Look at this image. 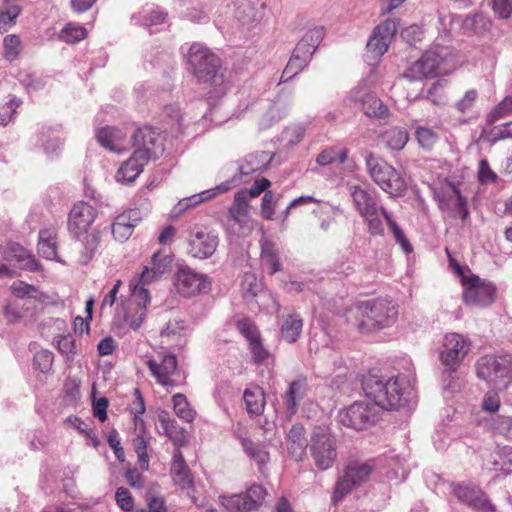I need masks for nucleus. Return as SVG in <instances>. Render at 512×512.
Listing matches in <instances>:
<instances>
[{
	"mask_svg": "<svg viewBox=\"0 0 512 512\" xmlns=\"http://www.w3.org/2000/svg\"><path fill=\"white\" fill-rule=\"evenodd\" d=\"M398 309L385 298L360 301L347 312V320L360 332L368 333L389 327L396 321Z\"/></svg>",
	"mask_w": 512,
	"mask_h": 512,
	"instance_id": "obj_1",
	"label": "nucleus"
},
{
	"mask_svg": "<svg viewBox=\"0 0 512 512\" xmlns=\"http://www.w3.org/2000/svg\"><path fill=\"white\" fill-rule=\"evenodd\" d=\"M188 70L198 83L209 84L216 96H222L229 89L226 71L221 67L220 58L201 44H193L187 55Z\"/></svg>",
	"mask_w": 512,
	"mask_h": 512,
	"instance_id": "obj_2",
	"label": "nucleus"
},
{
	"mask_svg": "<svg viewBox=\"0 0 512 512\" xmlns=\"http://www.w3.org/2000/svg\"><path fill=\"white\" fill-rule=\"evenodd\" d=\"M363 390L373 404L387 410L398 409L406 400L409 381L405 376L391 377L383 380L378 376L369 375L363 381Z\"/></svg>",
	"mask_w": 512,
	"mask_h": 512,
	"instance_id": "obj_3",
	"label": "nucleus"
},
{
	"mask_svg": "<svg viewBox=\"0 0 512 512\" xmlns=\"http://www.w3.org/2000/svg\"><path fill=\"white\" fill-rule=\"evenodd\" d=\"M453 69L454 61L450 49L435 45L409 66L403 73V77L409 81H420L446 75Z\"/></svg>",
	"mask_w": 512,
	"mask_h": 512,
	"instance_id": "obj_4",
	"label": "nucleus"
},
{
	"mask_svg": "<svg viewBox=\"0 0 512 512\" xmlns=\"http://www.w3.org/2000/svg\"><path fill=\"white\" fill-rule=\"evenodd\" d=\"M96 215V209L86 202L76 203L69 213V231L76 237L84 235L82 240V245L84 246L83 264H87L91 260L100 242L99 232L94 231L88 234V230L94 222Z\"/></svg>",
	"mask_w": 512,
	"mask_h": 512,
	"instance_id": "obj_5",
	"label": "nucleus"
},
{
	"mask_svg": "<svg viewBox=\"0 0 512 512\" xmlns=\"http://www.w3.org/2000/svg\"><path fill=\"white\" fill-rule=\"evenodd\" d=\"M371 179L386 193L400 196L406 190L405 180L400 173L386 161L370 154L365 159Z\"/></svg>",
	"mask_w": 512,
	"mask_h": 512,
	"instance_id": "obj_6",
	"label": "nucleus"
},
{
	"mask_svg": "<svg viewBox=\"0 0 512 512\" xmlns=\"http://www.w3.org/2000/svg\"><path fill=\"white\" fill-rule=\"evenodd\" d=\"M375 469L376 465L374 460L349 462L344 470V475L335 485L332 496L333 502H339L355 487L365 483Z\"/></svg>",
	"mask_w": 512,
	"mask_h": 512,
	"instance_id": "obj_7",
	"label": "nucleus"
},
{
	"mask_svg": "<svg viewBox=\"0 0 512 512\" xmlns=\"http://www.w3.org/2000/svg\"><path fill=\"white\" fill-rule=\"evenodd\" d=\"M131 295L122 302V319L125 325L134 331H138L147 314V308L151 303L150 292L144 287H136L129 284Z\"/></svg>",
	"mask_w": 512,
	"mask_h": 512,
	"instance_id": "obj_8",
	"label": "nucleus"
},
{
	"mask_svg": "<svg viewBox=\"0 0 512 512\" xmlns=\"http://www.w3.org/2000/svg\"><path fill=\"white\" fill-rule=\"evenodd\" d=\"M310 452L318 469L331 468L337 459L335 436L326 429L315 430L310 438Z\"/></svg>",
	"mask_w": 512,
	"mask_h": 512,
	"instance_id": "obj_9",
	"label": "nucleus"
},
{
	"mask_svg": "<svg viewBox=\"0 0 512 512\" xmlns=\"http://www.w3.org/2000/svg\"><path fill=\"white\" fill-rule=\"evenodd\" d=\"M379 409L368 400L356 401L338 414L339 422L355 430H363L374 424Z\"/></svg>",
	"mask_w": 512,
	"mask_h": 512,
	"instance_id": "obj_10",
	"label": "nucleus"
},
{
	"mask_svg": "<svg viewBox=\"0 0 512 512\" xmlns=\"http://www.w3.org/2000/svg\"><path fill=\"white\" fill-rule=\"evenodd\" d=\"M267 495L262 485L253 484L243 493L221 497V504L229 512H253L263 505Z\"/></svg>",
	"mask_w": 512,
	"mask_h": 512,
	"instance_id": "obj_11",
	"label": "nucleus"
},
{
	"mask_svg": "<svg viewBox=\"0 0 512 512\" xmlns=\"http://www.w3.org/2000/svg\"><path fill=\"white\" fill-rule=\"evenodd\" d=\"M219 237L212 229L206 226H195L189 232L187 239L188 254L194 258L207 259L216 251Z\"/></svg>",
	"mask_w": 512,
	"mask_h": 512,
	"instance_id": "obj_12",
	"label": "nucleus"
},
{
	"mask_svg": "<svg viewBox=\"0 0 512 512\" xmlns=\"http://www.w3.org/2000/svg\"><path fill=\"white\" fill-rule=\"evenodd\" d=\"M511 370L512 363L510 360L492 355L481 357L476 364L477 376L487 383L495 385L503 381L504 385L507 386Z\"/></svg>",
	"mask_w": 512,
	"mask_h": 512,
	"instance_id": "obj_13",
	"label": "nucleus"
},
{
	"mask_svg": "<svg viewBox=\"0 0 512 512\" xmlns=\"http://www.w3.org/2000/svg\"><path fill=\"white\" fill-rule=\"evenodd\" d=\"M135 147L134 152L147 160L156 159L164 152L163 137L160 132L151 126L138 128L132 136Z\"/></svg>",
	"mask_w": 512,
	"mask_h": 512,
	"instance_id": "obj_14",
	"label": "nucleus"
},
{
	"mask_svg": "<svg viewBox=\"0 0 512 512\" xmlns=\"http://www.w3.org/2000/svg\"><path fill=\"white\" fill-rule=\"evenodd\" d=\"M172 257L164 254L161 251L155 252L149 265L145 266L139 276L130 280L129 284H134L136 287H144L154 282L160 281L171 272Z\"/></svg>",
	"mask_w": 512,
	"mask_h": 512,
	"instance_id": "obj_15",
	"label": "nucleus"
},
{
	"mask_svg": "<svg viewBox=\"0 0 512 512\" xmlns=\"http://www.w3.org/2000/svg\"><path fill=\"white\" fill-rule=\"evenodd\" d=\"M464 301L468 305L488 306L494 302L496 288L493 284L481 280L476 275L463 277Z\"/></svg>",
	"mask_w": 512,
	"mask_h": 512,
	"instance_id": "obj_16",
	"label": "nucleus"
},
{
	"mask_svg": "<svg viewBox=\"0 0 512 512\" xmlns=\"http://www.w3.org/2000/svg\"><path fill=\"white\" fill-rule=\"evenodd\" d=\"M146 365L161 386L168 388L177 385L175 376L178 375V361L174 354L166 353L159 355L157 359H148Z\"/></svg>",
	"mask_w": 512,
	"mask_h": 512,
	"instance_id": "obj_17",
	"label": "nucleus"
},
{
	"mask_svg": "<svg viewBox=\"0 0 512 512\" xmlns=\"http://www.w3.org/2000/svg\"><path fill=\"white\" fill-rule=\"evenodd\" d=\"M397 30L395 19H387L379 24L368 40L366 57L369 61L378 60L388 50L389 44Z\"/></svg>",
	"mask_w": 512,
	"mask_h": 512,
	"instance_id": "obj_18",
	"label": "nucleus"
},
{
	"mask_svg": "<svg viewBox=\"0 0 512 512\" xmlns=\"http://www.w3.org/2000/svg\"><path fill=\"white\" fill-rule=\"evenodd\" d=\"M470 343L458 333H449L444 338L440 358L442 364L450 370H456L468 354Z\"/></svg>",
	"mask_w": 512,
	"mask_h": 512,
	"instance_id": "obj_19",
	"label": "nucleus"
},
{
	"mask_svg": "<svg viewBox=\"0 0 512 512\" xmlns=\"http://www.w3.org/2000/svg\"><path fill=\"white\" fill-rule=\"evenodd\" d=\"M175 288L184 297H191L210 289L208 276L192 271L190 268H180L175 276Z\"/></svg>",
	"mask_w": 512,
	"mask_h": 512,
	"instance_id": "obj_20",
	"label": "nucleus"
},
{
	"mask_svg": "<svg viewBox=\"0 0 512 512\" xmlns=\"http://www.w3.org/2000/svg\"><path fill=\"white\" fill-rule=\"evenodd\" d=\"M452 492L459 501L480 512L496 511L494 504L491 503L485 492H483L478 486L469 484H453Z\"/></svg>",
	"mask_w": 512,
	"mask_h": 512,
	"instance_id": "obj_21",
	"label": "nucleus"
},
{
	"mask_svg": "<svg viewBox=\"0 0 512 512\" xmlns=\"http://www.w3.org/2000/svg\"><path fill=\"white\" fill-rule=\"evenodd\" d=\"M228 212L230 218L239 226L238 234L243 237L249 236L254 230L255 221L250 216V204L245 192L235 193Z\"/></svg>",
	"mask_w": 512,
	"mask_h": 512,
	"instance_id": "obj_22",
	"label": "nucleus"
},
{
	"mask_svg": "<svg viewBox=\"0 0 512 512\" xmlns=\"http://www.w3.org/2000/svg\"><path fill=\"white\" fill-rule=\"evenodd\" d=\"M360 90L355 89L351 92L350 100L361 104L362 110L366 116L375 119H386L390 112L382 100L374 93H367L360 97Z\"/></svg>",
	"mask_w": 512,
	"mask_h": 512,
	"instance_id": "obj_23",
	"label": "nucleus"
},
{
	"mask_svg": "<svg viewBox=\"0 0 512 512\" xmlns=\"http://www.w3.org/2000/svg\"><path fill=\"white\" fill-rule=\"evenodd\" d=\"M140 219L141 213L138 209H129L118 215L112 224L114 238L121 242L127 240Z\"/></svg>",
	"mask_w": 512,
	"mask_h": 512,
	"instance_id": "obj_24",
	"label": "nucleus"
},
{
	"mask_svg": "<svg viewBox=\"0 0 512 512\" xmlns=\"http://www.w3.org/2000/svg\"><path fill=\"white\" fill-rule=\"evenodd\" d=\"M171 476L175 485L182 490H189L193 487L194 480L189 467L187 466L181 451L174 452L171 465Z\"/></svg>",
	"mask_w": 512,
	"mask_h": 512,
	"instance_id": "obj_25",
	"label": "nucleus"
},
{
	"mask_svg": "<svg viewBox=\"0 0 512 512\" xmlns=\"http://www.w3.org/2000/svg\"><path fill=\"white\" fill-rule=\"evenodd\" d=\"M308 447L305 428L300 424H295L287 433V450L292 458L301 461Z\"/></svg>",
	"mask_w": 512,
	"mask_h": 512,
	"instance_id": "obj_26",
	"label": "nucleus"
},
{
	"mask_svg": "<svg viewBox=\"0 0 512 512\" xmlns=\"http://www.w3.org/2000/svg\"><path fill=\"white\" fill-rule=\"evenodd\" d=\"M307 390L308 383L305 377H299L290 383L283 396L286 412L289 417L295 415L298 410L299 401L305 397Z\"/></svg>",
	"mask_w": 512,
	"mask_h": 512,
	"instance_id": "obj_27",
	"label": "nucleus"
},
{
	"mask_svg": "<svg viewBox=\"0 0 512 512\" xmlns=\"http://www.w3.org/2000/svg\"><path fill=\"white\" fill-rule=\"evenodd\" d=\"M148 162L149 160L142 157L140 152H134L118 169L116 174L117 180L122 183L133 182L141 174Z\"/></svg>",
	"mask_w": 512,
	"mask_h": 512,
	"instance_id": "obj_28",
	"label": "nucleus"
},
{
	"mask_svg": "<svg viewBox=\"0 0 512 512\" xmlns=\"http://www.w3.org/2000/svg\"><path fill=\"white\" fill-rule=\"evenodd\" d=\"M158 422L163 433L170 439L176 447H183L186 445L185 429L178 425V423L170 417L169 413L162 410L158 414Z\"/></svg>",
	"mask_w": 512,
	"mask_h": 512,
	"instance_id": "obj_29",
	"label": "nucleus"
},
{
	"mask_svg": "<svg viewBox=\"0 0 512 512\" xmlns=\"http://www.w3.org/2000/svg\"><path fill=\"white\" fill-rule=\"evenodd\" d=\"M139 426H135L138 430L136 437L133 439V447L137 454L140 466L143 469H148L150 457L148 455V445L150 443V433L146 427L143 419H139Z\"/></svg>",
	"mask_w": 512,
	"mask_h": 512,
	"instance_id": "obj_30",
	"label": "nucleus"
},
{
	"mask_svg": "<svg viewBox=\"0 0 512 512\" xmlns=\"http://www.w3.org/2000/svg\"><path fill=\"white\" fill-rule=\"evenodd\" d=\"M349 191L356 210L361 216L371 215V211L377 209L376 200L367 189L353 185L350 186Z\"/></svg>",
	"mask_w": 512,
	"mask_h": 512,
	"instance_id": "obj_31",
	"label": "nucleus"
},
{
	"mask_svg": "<svg viewBox=\"0 0 512 512\" xmlns=\"http://www.w3.org/2000/svg\"><path fill=\"white\" fill-rule=\"evenodd\" d=\"M98 142L113 152H120L123 148V143L126 138V134L115 127H103L96 133Z\"/></svg>",
	"mask_w": 512,
	"mask_h": 512,
	"instance_id": "obj_32",
	"label": "nucleus"
},
{
	"mask_svg": "<svg viewBox=\"0 0 512 512\" xmlns=\"http://www.w3.org/2000/svg\"><path fill=\"white\" fill-rule=\"evenodd\" d=\"M303 328V319L300 314L292 312L282 318L280 325L281 338L288 342L294 343L299 338Z\"/></svg>",
	"mask_w": 512,
	"mask_h": 512,
	"instance_id": "obj_33",
	"label": "nucleus"
},
{
	"mask_svg": "<svg viewBox=\"0 0 512 512\" xmlns=\"http://www.w3.org/2000/svg\"><path fill=\"white\" fill-rule=\"evenodd\" d=\"M243 397L249 414L260 415L263 413L266 400L264 391L260 386L247 388Z\"/></svg>",
	"mask_w": 512,
	"mask_h": 512,
	"instance_id": "obj_34",
	"label": "nucleus"
},
{
	"mask_svg": "<svg viewBox=\"0 0 512 512\" xmlns=\"http://www.w3.org/2000/svg\"><path fill=\"white\" fill-rule=\"evenodd\" d=\"M261 258L264 264L268 266L270 274H275L282 270L279 251L271 240L265 239L261 242Z\"/></svg>",
	"mask_w": 512,
	"mask_h": 512,
	"instance_id": "obj_35",
	"label": "nucleus"
},
{
	"mask_svg": "<svg viewBox=\"0 0 512 512\" xmlns=\"http://www.w3.org/2000/svg\"><path fill=\"white\" fill-rule=\"evenodd\" d=\"M38 253L48 260L57 258L56 233L53 230L44 229L40 231Z\"/></svg>",
	"mask_w": 512,
	"mask_h": 512,
	"instance_id": "obj_36",
	"label": "nucleus"
},
{
	"mask_svg": "<svg viewBox=\"0 0 512 512\" xmlns=\"http://www.w3.org/2000/svg\"><path fill=\"white\" fill-rule=\"evenodd\" d=\"M386 145L393 150H402L409 140V133L405 128L393 127L382 134Z\"/></svg>",
	"mask_w": 512,
	"mask_h": 512,
	"instance_id": "obj_37",
	"label": "nucleus"
},
{
	"mask_svg": "<svg viewBox=\"0 0 512 512\" xmlns=\"http://www.w3.org/2000/svg\"><path fill=\"white\" fill-rule=\"evenodd\" d=\"M172 403H173L174 413L181 420H183L187 423H191L195 419L196 412L191 407L190 403L188 402V400L184 394L177 393V394L173 395Z\"/></svg>",
	"mask_w": 512,
	"mask_h": 512,
	"instance_id": "obj_38",
	"label": "nucleus"
},
{
	"mask_svg": "<svg viewBox=\"0 0 512 512\" xmlns=\"http://www.w3.org/2000/svg\"><path fill=\"white\" fill-rule=\"evenodd\" d=\"M88 32L84 26H81L76 23H68L66 24L61 31L59 32V39L69 43L73 44L79 41L84 40L87 38Z\"/></svg>",
	"mask_w": 512,
	"mask_h": 512,
	"instance_id": "obj_39",
	"label": "nucleus"
},
{
	"mask_svg": "<svg viewBox=\"0 0 512 512\" xmlns=\"http://www.w3.org/2000/svg\"><path fill=\"white\" fill-rule=\"evenodd\" d=\"M310 62L309 59L305 58L301 54L297 53V51L293 50L292 56L290 57L283 73L281 80L288 81L293 78L295 75L300 73Z\"/></svg>",
	"mask_w": 512,
	"mask_h": 512,
	"instance_id": "obj_40",
	"label": "nucleus"
},
{
	"mask_svg": "<svg viewBox=\"0 0 512 512\" xmlns=\"http://www.w3.org/2000/svg\"><path fill=\"white\" fill-rule=\"evenodd\" d=\"M347 158H348V150L347 149L343 148V149L338 150L335 147H329V148L324 149L317 155L316 162L320 166H327L329 164H332L336 160H338L340 164H343L346 162Z\"/></svg>",
	"mask_w": 512,
	"mask_h": 512,
	"instance_id": "obj_41",
	"label": "nucleus"
},
{
	"mask_svg": "<svg viewBox=\"0 0 512 512\" xmlns=\"http://www.w3.org/2000/svg\"><path fill=\"white\" fill-rule=\"evenodd\" d=\"M491 21L482 14L468 15L462 23V28L476 34L484 33L490 30Z\"/></svg>",
	"mask_w": 512,
	"mask_h": 512,
	"instance_id": "obj_42",
	"label": "nucleus"
},
{
	"mask_svg": "<svg viewBox=\"0 0 512 512\" xmlns=\"http://www.w3.org/2000/svg\"><path fill=\"white\" fill-rule=\"evenodd\" d=\"M443 193L448 198L447 206L463 211V219L466 218L468 212L466 210V200L461 195L459 189L452 183H448Z\"/></svg>",
	"mask_w": 512,
	"mask_h": 512,
	"instance_id": "obj_43",
	"label": "nucleus"
},
{
	"mask_svg": "<svg viewBox=\"0 0 512 512\" xmlns=\"http://www.w3.org/2000/svg\"><path fill=\"white\" fill-rule=\"evenodd\" d=\"M243 447H244L247 455L251 459L255 460L259 466V469L262 470L263 466L266 463H268V461L270 459L268 451L264 447L254 443L250 440H244Z\"/></svg>",
	"mask_w": 512,
	"mask_h": 512,
	"instance_id": "obj_44",
	"label": "nucleus"
},
{
	"mask_svg": "<svg viewBox=\"0 0 512 512\" xmlns=\"http://www.w3.org/2000/svg\"><path fill=\"white\" fill-rule=\"evenodd\" d=\"M11 292L18 298H33L41 301L43 294L33 285L24 281H14L10 287Z\"/></svg>",
	"mask_w": 512,
	"mask_h": 512,
	"instance_id": "obj_45",
	"label": "nucleus"
},
{
	"mask_svg": "<svg viewBox=\"0 0 512 512\" xmlns=\"http://www.w3.org/2000/svg\"><path fill=\"white\" fill-rule=\"evenodd\" d=\"M3 47H4V53H3L4 58L9 62L14 61L19 56L20 51H21L20 37L15 34L7 35L4 38Z\"/></svg>",
	"mask_w": 512,
	"mask_h": 512,
	"instance_id": "obj_46",
	"label": "nucleus"
},
{
	"mask_svg": "<svg viewBox=\"0 0 512 512\" xmlns=\"http://www.w3.org/2000/svg\"><path fill=\"white\" fill-rule=\"evenodd\" d=\"M20 7L16 4H7L4 10L0 11V31H7L12 27L20 14Z\"/></svg>",
	"mask_w": 512,
	"mask_h": 512,
	"instance_id": "obj_47",
	"label": "nucleus"
},
{
	"mask_svg": "<svg viewBox=\"0 0 512 512\" xmlns=\"http://www.w3.org/2000/svg\"><path fill=\"white\" fill-rule=\"evenodd\" d=\"M415 135L419 145L427 150H431L438 141V134L431 128L418 127Z\"/></svg>",
	"mask_w": 512,
	"mask_h": 512,
	"instance_id": "obj_48",
	"label": "nucleus"
},
{
	"mask_svg": "<svg viewBox=\"0 0 512 512\" xmlns=\"http://www.w3.org/2000/svg\"><path fill=\"white\" fill-rule=\"evenodd\" d=\"M512 114V94L506 96L489 114L488 120L493 123L502 117Z\"/></svg>",
	"mask_w": 512,
	"mask_h": 512,
	"instance_id": "obj_49",
	"label": "nucleus"
},
{
	"mask_svg": "<svg viewBox=\"0 0 512 512\" xmlns=\"http://www.w3.org/2000/svg\"><path fill=\"white\" fill-rule=\"evenodd\" d=\"M237 329L247 339L249 343L255 342L261 338L256 325L249 319H242L237 322Z\"/></svg>",
	"mask_w": 512,
	"mask_h": 512,
	"instance_id": "obj_50",
	"label": "nucleus"
},
{
	"mask_svg": "<svg viewBox=\"0 0 512 512\" xmlns=\"http://www.w3.org/2000/svg\"><path fill=\"white\" fill-rule=\"evenodd\" d=\"M134 397H135V399L130 404L129 410H130L131 414L134 415L135 426H139L140 422H138V420L142 419L141 416L145 413L146 406H145V401H144V398L142 396L140 389L136 388L134 390Z\"/></svg>",
	"mask_w": 512,
	"mask_h": 512,
	"instance_id": "obj_51",
	"label": "nucleus"
},
{
	"mask_svg": "<svg viewBox=\"0 0 512 512\" xmlns=\"http://www.w3.org/2000/svg\"><path fill=\"white\" fill-rule=\"evenodd\" d=\"M54 355L48 350H40L34 356V366L43 373H47L53 364Z\"/></svg>",
	"mask_w": 512,
	"mask_h": 512,
	"instance_id": "obj_52",
	"label": "nucleus"
},
{
	"mask_svg": "<svg viewBox=\"0 0 512 512\" xmlns=\"http://www.w3.org/2000/svg\"><path fill=\"white\" fill-rule=\"evenodd\" d=\"M184 330L182 321H169L161 331V337L167 340H177L182 336Z\"/></svg>",
	"mask_w": 512,
	"mask_h": 512,
	"instance_id": "obj_53",
	"label": "nucleus"
},
{
	"mask_svg": "<svg viewBox=\"0 0 512 512\" xmlns=\"http://www.w3.org/2000/svg\"><path fill=\"white\" fill-rule=\"evenodd\" d=\"M213 194L214 193L211 192V191H203V192H201L199 194L192 195L190 197L182 199L178 203V207L181 210H185V209H188V208L195 207V206H197L198 204H200V203H202L204 201L212 199L213 198Z\"/></svg>",
	"mask_w": 512,
	"mask_h": 512,
	"instance_id": "obj_54",
	"label": "nucleus"
},
{
	"mask_svg": "<svg viewBox=\"0 0 512 512\" xmlns=\"http://www.w3.org/2000/svg\"><path fill=\"white\" fill-rule=\"evenodd\" d=\"M277 199L273 192L266 191L261 203V214L263 218L267 220L273 219V216L275 214V205H276Z\"/></svg>",
	"mask_w": 512,
	"mask_h": 512,
	"instance_id": "obj_55",
	"label": "nucleus"
},
{
	"mask_svg": "<svg viewBox=\"0 0 512 512\" xmlns=\"http://www.w3.org/2000/svg\"><path fill=\"white\" fill-rule=\"evenodd\" d=\"M368 225V232L372 235H383L384 227L378 215V208L371 211V215L361 216Z\"/></svg>",
	"mask_w": 512,
	"mask_h": 512,
	"instance_id": "obj_56",
	"label": "nucleus"
},
{
	"mask_svg": "<svg viewBox=\"0 0 512 512\" xmlns=\"http://www.w3.org/2000/svg\"><path fill=\"white\" fill-rule=\"evenodd\" d=\"M498 176L491 169L488 161L486 159H482L479 163V171H478V180L481 184L486 185L490 183H495Z\"/></svg>",
	"mask_w": 512,
	"mask_h": 512,
	"instance_id": "obj_57",
	"label": "nucleus"
},
{
	"mask_svg": "<svg viewBox=\"0 0 512 512\" xmlns=\"http://www.w3.org/2000/svg\"><path fill=\"white\" fill-rule=\"evenodd\" d=\"M249 350L252 354L253 362L256 364L263 363L270 357L269 351L263 346L261 338L255 342L249 343Z\"/></svg>",
	"mask_w": 512,
	"mask_h": 512,
	"instance_id": "obj_58",
	"label": "nucleus"
},
{
	"mask_svg": "<svg viewBox=\"0 0 512 512\" xmlns=\"http://www.w3.org/2000/svg\"><path fill=\"white\" fill-rule=\"evenodd\" d=\"M271 185V182L267 178H261L256 180L250 189H241L238 192H245L246 199L258 197L262 192L266 191Z\"/></svg>",
	"mask_w": 512,
	"mask_h": 512,
	"instance_id": "obj_59",
	"label": "nucleus"
},
{
	"mask_svg": "<svg viewBox=\"0 0 512 512\" xmlns=\"http://www.w3.org/2000/svg\"><path fill=\"white\" fill-rule=\"evenodd\" d=\"M115 499L121 509L125 511H130L133 509L134 501L128 489L119 487L116 490Z\"/></svg>",
	"mask_w": 512,
	"mask_h": 512,
	"instance_id": "obj_60",
	"label": "nucleus"
},
{
	"mask_svg": "<svg viewBox=\"0 0 512 512\" xmlns=\"http://www.w3.org/2000/svg\"><path fill=\"white\" fill-rule=\"evenodd\" d=\"M478 97V93L475 89L468 90L462 99L456 103V108L462 113L471 111Z\"/></svg>",
	"mask_w": 512,
	"mask_h": 512,
	"instance_id": "obj_61",
	"label": "nucleus"
},
{
	"mask_svg": "<svg viewBox=\"0 0 512 512\" xmlns=\"http://www.w3.org/2000/svg\"><path fill=\"white\" fill-rule=\"evenodd\" d=\"M500 397L495 391H488L482 401V409L486 412L494 413L499 410Z\"/></svg>",
	"mask_w": 512,
	"mask_h": 512,
	"instance_id": "obj_62",
	"label": "nucleus"
},
{
	"mask_svg": "<svg viewBox=\"0 0 512 512\" xmlns=\"http://www.w3.org/2000/svg\"><path fill=\"white\" fill-rule=\"evenodd\" d=\"M492 10L501 19H508L512 14V4L509 0H492Z\"/></svg>",
	"mask_w": 512,
	"mask_h": 512,
	"instance_id": "obj_63",
	"label": "nucleus"
},
{
	"mask_svg": "<svg viewBox=\"0 0 512 512\" xmlns=\"http://www.w3.org/2000/svg\"><path fill=\"white\" fill-rule=\"evenodd\" d=\"M325 35V30L321 26L314 27L308 30L301 38L304 42L317 48Z\"/></svg>",
	"mask_w": 512,
	"mask_h": 512,
	"instance_id": "obj_64",
	"label": "nucleus"
}]
</instances>
